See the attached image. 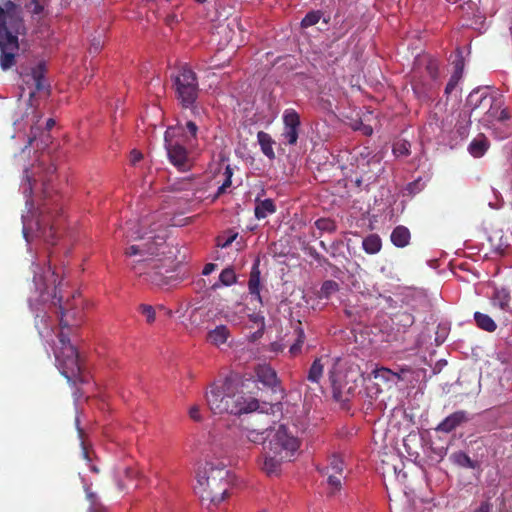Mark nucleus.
<instances>
[{"instance_id":"dca6fc26","label":"nucleus","mask_w":512,"mask_h":512,"mask_svg":"<svg viewBox=\"0 0 512 512\" xmlns=\"http://www.w3.org/2000/svg\"><path fill=\"white\" fill-rule=\"evenodd\" d=\"M371 374L375 379L382 381L388 386L396 385L402 380V376L399 372L385 367H376L372 370Z\"/></svg>"},{"instance_id":"603ef678","label":"nucleus","mask_w":512,"mask_h":512,"mask_svg":"<svg viewBox=\"0 0 512 512\" xmlns=\"http://www.w3.org/2000/svg\"><path fill=\"white\" fill-rule=\"evenodd\" d=\"M355 129L360 130L366 136H370L373 133V128L370 125L363 123H361L360 126L355 127Z\"/></svg>"},{"instance_id":"c85d7f7f","label":"nucleus","mask_w":512,"mask_h":512,"mask_svg":"<svg viewBox=\"0 0 512 512\" xmlns=\"http://www.w3.org/2000/svg\"><path fill=\"white\" fill-rule=\"evenodd\" d=\"M474 320H475L477 326L485 331L493 332L497 328L494 320L487 314H484L481 312H475Z\"/></svg>"},{"instance_id":"4be33fe9","label":"nucleus","mask_w":512,"mask_h":512,"mask_svg":"<svg viewBox=\"0 0 512 512\" xmlns=\"http://www.w3.org/2000/svg\"><path fill=\"white\" fill-rule=\"evenodd\" d=\"M410 231L405 226H397L393 229L390 239L394 246L403 248L410 242Z\"/></svg>"},{"instance_id":"f257e3e1","label":"nucleus","mask_w":512,"mask_h":512,"mask_svg":"<svg viewBox=\"0 0 512 512\" xmlns=\"http://www.w3.org/2000/svg\"><path fill=\"white\" fill-rule=\"evenodd\" d=\"M32 270L33 284L38 295L36 299L32 297L29 298V306L35 313V326L39 335L44 341L50 343L53 341L54 330L50 323V317L47 316L44 308H39L34 304V301L44 305L50 299H55L57 300L56 304H58L61 314V330L57 335L58 345L54 348L56 366L69 383L76 384V382H83L84 379L81 376L78 352L71 344L69 336L64 331L65 328L68 327V323L64 320L66 313L62 305V296L58 297L56 292L61 282L57 281V276L50 265L41 267L39 263L34 261L32 263Z\"/></svg>"},{"instance_id":"ddd939ff","label":"nucleus","mask_w":512,"mask_h":512,"mask_svg":"<svg viewBox=\"0 0 512 512\" xmlns=\"http://www.w3.org/2000/svg\"><path fill=\"white\" fill-rule=\"evenodd\" d=\"M282 119L284 124L282 138L286 144L295 145L299 136L300 116L294 109L289 108L284 110Z\"/></svg>"},{"instance_id":"5fc2aeb1","label":"nucleus","mask_w":512,"mask_h":512,"mask_svg":"<svg viewBox=\"0 0 512 512\" xmlns=\"http://www.w3.org/2000/svg\"><path fill=\"white\" fill-rule=\"evenodd\" d=\"M217 265L214 264V263H208L204 266L203 268V271H202V274L203 275H209L211 274L215 269H216Z\"/></svg>"},{"instance_id":"6e6552de","label":"nucleus","mask_w":512,"mask_h":512,"mask_svg":"<svg viewBox=\"0 0 512 512\" xmlns=\"http://www.w3.org/2000/svg\"><path fill=\"white\" fill-rule=\"evenodd\" d=\"M265 448L292 461L300 448V440L284 425L268 429Z\"/></svg>"},{"instance_id":"c9c22d12","label":"nucleus","mask_w":512,"mask_h":512,"mask_svg":"<svg viewBox=\"0 0 512 512\" xmlns=\"http://www.w3.org/2000/svg\"><path fill=\"white\" fill-rule=\"evenodd\" d=\"M296 333H297V339H296L295 343H293L289 349L290 354L293 356L300 353L301 347H302V345L304 343V339H305L304 331L301 328H297Z\"/></svg>"},{"instance_id":"a878e982","label":"nucleus","mask_w":512,"mask_h":512,"mask_svg":"<svg viewBox=\"0 0 512 512\" xmlns=\"http://www.w3.org/2000/svg\"><path fill=\"white\" fill-rule=\"evenodd\" d=\"M236 281L237 277L234 270L232 268H225L220 273L218 281L213 283L210 288L211 290H217L223 286L229 287L236 283Z\"/></svg>"},{"instance_id":"aec40b11","label":"nucleus","mask_w":512,"mask_h":512,"mask_svg":"<svg viewBox=\"0 0 512 512\" xmlns=\"http://www.w3.org/2000/svg\"><path fill=\"white\" fill-rule=\"evenodd\" d=\"M488 148V139L483 134H479L468 145V152L474 158H480L487 152Z\"/></svg>"},{"instance_id":"39448f33","label":"nucleus","mask_w":512,"mask_h":512,"mask_svg":"<svg viewBox=\"0 0 512 512\" xmlns=\"http://www.w3.org/2000/svg\"><path fill=\"white\" fill-rule=\"evenodd\" d=\"M235 483V475L218 460H208L196 474L194 492L207 509L217 508Z\"/></svg>"},{"instance_id":"0eeeda50","label":"nucleus","mask_w":512,"mask_h":512,"mask_svg":"<svg viewBox=\"0 0 512 512\" xmlns=\"http://www.w3.org/2000/svg\"><path fill=\"white\" fill-rule=\"evenodd\" d=\"M165 148L170 163L179 171H187L191 166L188 148L193 146L182 127H169L164 135Z\"/></svg>"},{"instance_id":"4468645a","label":"nucleus","mask_w":512,"mask_h":512,"mask_svg":"<svg viewBox=\"0 0 512 512\" xmlns=\"http://www.w3.org/2000/svg\"><path fill=\"white\" fill-rule=\"evenodd\" d=\"M466 105L469 107L471 113L479 108L486 110V114H492L493 112V98L482 89L473 90L467 97Z\"/></svg>"},{"instance_id":"4d7b16f0","label":"nucleus","mask_w":512,"mask_h":512,"mask_svg":"<svg viewBox=\"0 0 512 512\" xmlns=\"http://www.w3.org/2000/svg\"><path fill=\"white\" fill-rule=\"evenodd\" d=\"M237 234H234L232 236H230L228 239H226L223 243H218V246H220L221 248H226L228 247L236 238Z\"/></svg>"},{"instance_id":"393cba45","label":"nucleus","mask_w":512,"mask_h":512,"mask_svg":"<svg viewBox=\"0 0 512 512\" xmlns=\"http://www.w3.org/2000/svg\"><path fill=\"white\" fill-rule=\"evenodd\" d=\"M267 433L268 429L260 431L257 429L243 428L241 429V438L254 444H262L267 440Z\"/></svg>"},{"instance_id":"412c9836","label":"nucleus","mask_w":512,"mask_h":512,"mask_svg":"<svg viewBox=\"0 0 512 512\" xmlns=\"http://www.w3.org/2000/svg\"><path fill=\"white\" fill-rule=\"evenodd\" d=\"M344 460L339 454H332L328 460L327 464L323 467L318 468L320 473H334L338 475H342L344 471Z\"/></svg>"},{"instance_id":"c03bdc74","label":"nucleus","mask_w":512,"mask_h":512,"mask_svg":"<svg viewBox=\"0 0 512 512\" xmlns=\"http://www.w3.org/2000/svg\"><path fill=\"white\" fill-rule=\"evenodd\" d=\"M188 414L192 420L196 422L202 421L201 408L198 404H193L192 406H190Z\"/></svg>"},{"instance_id":"9b49d317","label":"nucleus","mask_w":512,"mask_h":512,"mask_svg":"<svg viewBox=\"0 0 512 512\" xmlns=\"http://www.w3.org/2000/svg\"><path fill=\"white\" fill-rule=\"evenodd\" d=\"M451 124L452 121L442 119L437 113H433L423 128V138L428 141L435 140L438 143L444 142L451 130Z\"/></svg>"},{"instance_id":"72a5a7b5","label":"nucleus","mask_w":512,"mask_h":512,"mask_svg":"<svg viewBox=\"0 0 512 512\" xmlns=\"http://www.w3.org/2000/svg\"><path fill=\"white\" fill-rule=\"evenodd\" d=\"M322 16H323V13L320 10L310 11L302 19L301 26L303 28H308V27H311L313 25H316L320 21Z\"/></svg>"},{"instance_id":"f3484780","label":"nucleus","mask_w":512,"mask_h":512,"mask_svg":"<svg viewBox=\"0 0 512 512\" xmlns=\"http://www.w3.org/2000/svg\"><path fill=\"white\" fill-rule=\"evenodd\" d=\"M255 374L257 381L267 387L272 388L277 384L276 372L266 364L258 365L255 369Z\"/></svg>"},{"instance_id":"a19ab883","label":"nucleus","mask_w":512,"mask_h":512,"mask_svg":"<svg viewBox=\"0 0 512 512\" xmlns=\"http://www.w3.org/2000/svg\"><path fill=\"white\" fill-rule=\"evenodd\" d=\"M439 63L436 59H428L426 64V71L432 80H435L438 76Z\"/></svg>"},{"instance_id":"338daca9","label":"nucleus","mask_w":512,"mask_h":512,"mask_svg":"<svg viewBox=\"0 0 512 512\" xmlns=\"http://www.w3.org/2000/svg\"><path fill=\"white\" fill-rule=\"evenodd\" d=\"M413 90L415 93H419V87H418V84L416 82L413 83Z\"/></svg>"},{"instance_id":"09e8293b","label":"nucleus","mask_w":512,"mask_h":512,"mask_svg":"<svg viewBox=\"0 0 512 512\" xmlns=\"http://www.w3.org/2000/svg\"><path fill=\"white\" fill-rule=\"evenodd\" d=\"M186 129H187L188 133L190 134V136H187V137L191 140V143H193V140H195L196 136H197L198 127L194 122L188 121L186 123Z\"/></svg>"},{"instance_id":"f03ea898","label":"nucleus","mask_w":512,"mask_h":512,"mask_svg":"<svg viewBox=\"0 0 512 512\" xmlns=\"http://www.w3.org/2000/svg\"><path fill=\"white\" fill-rule=\"evenodd\" d=\"M150 225L151 220L148 218L126 223L125 237L128 246L124 254L135 274L146 275L149 281L161 286L166 284L164 274L172 271L173 253L167 251L163 225L144 231Z\"/></svg>"},{"instance_id":"79ce46f5","label":"nucleus","mask_w":512,"mask_h":512,"mask_svg":"<svg viewBox=\"0 0 512 512\" xmlns=\"http://www.w3.org/2000/svg\"><path fill=\"white\" fill-rule=\"evenodd\" d=\"M141 313L145 316L146 321L148 323H152L155 321V310L151 305L142 304L140 306Z\"/></svg>"},{"instance_id":"e433bc0d","label":"nucleus","mask_w":512,"mask_h":512,"mask_svg":"<svg viewBox=\"0 0 512 512\" xmlns=\"http://www.w3.org/2000/svg\"><path fill=\"white\" fill-rule=\"evenodd\" d=\"M410 144L405 140H400L393 145V154L396 157L406 156L409 154Z\"/></svg>"},{"instance_id":"6ab92c4d","label":"nucleus","mask_w":512,"mask_h":512,"mask_svg":"<svg viewBox=\"0 0 512 512\" xmlns=\"http://www.w3.org/2000/svg\"><path fill=\"white\" fill-rule=\"evenodd\" d=\"M510 293L509 291L505 289L496 290L493 297H492V305L494 308L499 309L503 313H510L512 312L510 307Z\"/></svg>"},{"instance_id":"5701e85b","label":"nucleus","mask_w":512,"mask_h":512,"mask_svg":"<svg viewBox=\"0 0 512 512\" xmlns=\"http://www.w3.org/2000/svg\"><path fill=\"white\" fill-rule=\"evenodd\" d=\"M249 293L259 302L262 303V297L260 295V271L258 265L255 264L251 270L249 281H248Z\"/></svg>"},{"instance_id":"b1692460","label":"nucleus","mask_w":512,"mask_h":512,"mask_svg":"<svg viewBox=\"0 0 512 512\" xmlns=\"http://www.w3.org/2000/svg\"><path fill=\"white\" fill-rule=\"evenodd\" d=\"M257 141L260 145L262 153L270 160H273L275 158V152L273 149L274 141L271 136L264 131H259L257 133Z\"/></svg>"},{"instance_id":"13d9d810","label":"nucleus","mask_w":512,"mask_h":512,"mask_svg":"<svg viewBox=\"0 0 512 512\" xmlns=\"http://www.w3.org/2000/svg\"><path fill=\"white\" fill-rule=\"evenodd\" d=\"M474 512H490L489 503L483 502Z\"/></svg>"},{"instance_id":"37998d69","label":"nucleus","mask_w":512,"mask_h":512,"mask_svg":"<svg viewBox=\"0 0 512 512\" xmlns=\"http://www.w3.org/2000/svg\"><path fill=\"white\" fill-rule=\"evenodd\" d=\"M84 489H85V492H86L87 499L91 503V506L89 508V512H95L96 508H97V505H98L97 496H96V494L91 492V490H90L88 485L85 484L84 485Z\"/></svg>"},{"instance_id":"69168bd1","label":"nucleus","mask_w":512,"mask_h":512,"mask_svg":"<svg viewBox=\"0 0 512 512\" xmlns=\"http://www.w3.org/2000/svg\"><path fill=\"white\" fill-rule=\"evenodd\" d=\"M329 378H330L332 385L334 386L336 384V378L332 371L329 373Z\"/></svg>"},{"instance_id":"7ed1b4c3","label":"nucleus","mask_w":512,"mask_h":512,"mask_svg":"<svg viewBox=\"0 0 512 512\" xmlns=\"http://www.w3.org/2000/svg\"><path fill=\"white\" fill-rule=\"evenodd\" d=\"M55 171L54 164L44 167L42 162L24 169L20 189L26 199V213L22 215V232L27 244L33 239H42L50 244L55 242L54 218L58 214V209L52 210L46 203L35 209L31 199L33 185L38 182H41L42 193L47 196L48 185L52 182Z\"/></svg>"},{"instance_id":"49530a36","label":"nucleus","mask_w":512,"mask_h":512,"mask_svg":"<svg viewBox=\"0 0 512 512\" xmlns=\"http://www.w3.org/2000/svg\"><path fill=\"white\" fill-rule=\"evenodd\" d=\"M455 460H456V462H458L459 464H461L463 466L470 467V468L473 467L472 460L470 459L469 456H467L464 453L456 454L455 455Z\"/></svg>"},{"instance_id":"052dcab7","label":"nucleus","mask_w":512,"mask_h":512,"mask_svg":"<svg viewBox=\"0 0 512 512\" xmlns=\"http://www.w3.org/2000/svg\"><path fill=\"white\" fill-rule=\"evenodd\" d=\"M81 393L79 391V389H76L74 392H73V397H74V402H75V405L77 406V403L79 401V398L81 397Z\"/></svg>"},{"instance_id":"774afa93","label":"nucleus","mask_w":512,"mask_h":512,"mask_svg":"<svg viewBox=\"0 0 512 512\" xmlns=\"http://www.w3.org/2000/svg\"><path fill=\"white\" fill-rule=\"evenodd\" d=\"M118 486H119L120 489L123 488V485L120 482L118 483Z\"/></svg>"},{"instance_id":"3c124183","label":"nucleus","mask_w":512,"mask_h":512,"mask_svg":"<svg viewBox=\"0 0 512 512\" xmlns=\"http://www.w3.org/2000/svg\"><path fill=\"white\" fill-rule=\"evenodd\" d=\"M143 155L138 150H132L130 153V162L131 164L135 165L142 159Z\"/></svg>"},{"instance_id":"f8f14e48","label":"nucleus","mask_w":512,"mask_h":512,"mask_svg":"<svg viewBox=\"0 0 512 512\" xmlns=\"http://www.w3.org/2000/svg\"><path fill=\"white\" fill-rule=\"evenodd\" d=\"M287 462H290V460L284 457L280 458V455L265 447L262 456L257 461L260 470L268 477L280 476L282 466Z\"/></svg>"},{"instance_id":"1a4fd4ad","label":"nucleus","mask_w":512,"mask_h":512,"mask_svg":"<svg viewBox=\"0 0 512 512\" xmlns=\"http://www.w3.org/2000/svg\"><path fill=\"white\" fill-rule=\"evenodd\" d=\"M175 86L183 106H191L198 94V83L195 73L188 67H182L175 77Z\"/></svg>"},{"instance_id":"c756f323","label":"nucleus","mask_w":512,"mask_h":512,"mask_svg":"<svg viewBox=\"0 0 512 512\" xmlns=\"http://www.w3.org/2000/svg\"><path fill=\"white\" fill-rule=\"evenodd\" d=\"M222 312L217 307H199L192 311L191 317H203L205 320H214Z\"/></svg>"},{"instance_id":"e2e57ef3","label":"nucleus","mask_w":512,"mask_h":512,"mask_svg":"<svg viewBox=\"0 0 512 512\" xmlns=\"http://www.w3.org/2000/svg\"><path fill=\"white\" fill-rule=\"evenodd\" d=\"M55 125V121L53 119H48L46 122L47 129H51Z\"/></svg>"},{"instance_id":"a211bd4d","label":"nucleus","mask_w":512,"mask_h":512,"mask_svg":"<svg viewBox=\"0 0 512 512\" xmlns=\"http://www.w3.org/2000/svg\"><path fill=\"white\" fill-rule=\"evenodd\" d=\"M230 337V330L226 325H218L208 331L207 340L216 347L225 344Z\"/></svg>"},{"instance_id":"680f3d73","label":"nucleus","mask_w":512,"mask_h":512,"mask_svg":"<svg viewBox=\"0 0 512 512\" xmlns=\"http://www.w3.org/2000/svg\"><path fill=\"white\" fill-rule=\"evenodd\" d=\"M34 138H35V136H33V137H29V140H28L27 145L22 149V153H25V152H26V150L28 149V147H29V146L31 145V143L33 142Z\"/></svg>"},{"instance_id":"6e6d98bb","label":"nucleus","mask_w":512,"mask_h":512,"mask_svg":"<svg viewBox=\"0 0 512 512\" xmlns=\"http://www.w3.org/2000/svg\"><path fill=\"white\" fill-rule=\"evenodd\" d=\"M470 123H471L470 120H468L465 126L459 127L458 133L460 134L461 137H465L467 135Z\"/></svg>"},{"instance_id":"423d86ee","label":"nucleus","mask_w":512,"mask_h":512,"mask_svg":"<svg viewBox=\"0 0 512 512\" xmlns=\"http://www.w3.org/2000/svg\"><path fill=\"white\" fill-rule=\"evenodd\" d=\"M25 30L21 9L8 0L0 6V67L3 71L16 63L19 51L18 36Z\"/></svg>"},{"instance_id":"cd10ccee","label":"nucleus","mask_w":512,"mask_h":512,"mask_svg":"<svg viewBox=\"0 0 512 512\" xmlns=\"http://www.w3.org/2000/svg\"><path fill=\"white\" fill-rule=\"evenodd\" d=\"M382 247L381 238L377 234H370L362 241V248L367 254H377Z\"/></svg>"},{"instance_id":"4c0bfd02","label":"nucleus","mask_w":512,"mask_h":512,"mask_svg":"<svg viewBox=\"0 0 512 512\" xmlns=\"http://www.w3.org/2000/svg\"><path fill=\"white\" fill-rule=\"evenodd\" d=\"M232 175H233V171H232L230 165H227L225 167V171H224L225 179H224L223 183L218 187L217 194H216L217 196L223 194L226 191V189L231 186Z\"/></svg>"},{"instance_id":"864d4df0","label":"nucleus","mask_w":512,"mask_h":512,"mask_svg":"<svg viewBox=\"0 0 512 512\" xmlns=\"http://www.w3.org/2000/svg\"><path fill=\"white\" fill-rule=\"evenodd\" d=\"M82 455H83V458L88 462L89 467H90V470H91L92 472H94V473H98V472H99V470H98L97 466H95V465H93V464H90V461H91V460H90L89 455H88V452L86 451V449H85V448H83V450H82Z\"/></svg>"},{"instance_id":"2f4dec72","label":"nucleus","mask_w":512,"mask_h":512,"mask_svg":"<svg viewBox=\"0 0 512 512\" xmlns=\"http://www.w3.org/2000/svg\"><path fill=\"white\" fill-rule=\"evenodd\" d=\"M509 118H510V116H509V113L506 108H501L500 104L493 103V112H492V114L487 113L484 121L490 122L494 119L497 121H506Z\"/></svg>"},{"instance_id":"8fccbe9b","label":"nucleus","mask_w":512,"mask_h":512,"mask_svg":"<svg viewBox=\"0 0 512 512\" xmlns=\"http://www.w3.org/2000/svg\"><path fill=\"white\" fill-rule=\"evenodd\" d=\"M103 47V40L101 38L93 39L89 48L90 53H98Z\"/></svg>"},{"instance_id":"9d476101","label":"nucleus","mask_w":512,"mask_h":512,"mask_svg":"<svg viewBox=\"0 0 512 512\" xmlns=\"http://www.w3.org/2000/svg\"><path fill=\"white\" fill-rule=\"evenodd\" d=\"M45 71L46 67L43 62H39L30 68H22L19 71L22 84L27 86L29 89L28 94L30 98H32L37 92L46 88V81L44 77Z\"/></svg>"},{"instance_id":"ea45409f","label":"nucleus","mask_w":512,"mask_h":512,"mask_svg":"<svg viewBox=\"0 0 512 512\" xmlns=\"http://www.w3.org/2000/svg\"><path fill=\"white\" fill-rule=\"evenodd\" d=\"M315 226L317 227V229L324 232H333L335 230L334 222L326 218L318 219L315 222Z\"/></svg>"},{"instance_id":"bb28decb","label":"nucleus","mask_w":512,"mask_h":512,"mask_svg":"<svg viewBox=\"0 0 512 512\" xmlns=\"http://www.w3.org/2000/svg\"><path fill=\"white\" fill-rule=\"evenodd\" d=\"M276 211V206L271 199H264L256 203L255 206V217L257 219H264L269 215H272Z\"/></svg>"},{"instance_id":"473e14b6","label":"nucleus","mask_w":512,"mask_h":512,"mask_svg":"<svg viewBox=\"0 0 512 512\" xmlns=\"http://www.w3.org/2000/svg\"><path fill=\"white\" fill-rule=\"evenodd\" d=\"M323 368L322 359H316L309 369L308 380L317 383L323 374Z\"/></svg>"},{"instance_id":"7c9ffc66","label":"nucleus","mask_w":512,"mask_h":512,"mask_svg":"<svg viewBox=\"0 0 512 512\" xmlns=\"http://www.w3.org/2000/svg\"><path fill=\"white\" fill-rule=\"evenodd\" d=\"M323 476L327 478V485L329 487V494L335 495L337 492L340 491L342 487V479L343 474L338 475L334 473H321Z\"/></svg>"},{"instance_id":"a18cd8bd","label":"nucleus","mask_w":512,"mask_h":512,"mask_svg":"<svg viewBox=\"0 0 512 512\" xmlns=\"http://www.w3.org/2000/svg\"><path fill=\"white\" fill-rule=\"evenodd\" d=\"M25 8L35 15H39L44 9L38 0H31L28 4H25Z\"/></svg>"},{"instance_id":"58836bf2","label":"nucleus","mask_w":512,"mask_h":512,"mask_svg":"<svg viewBox=\"0 0 512 512\" xmlns=\"http://www.w3.org/2000/svg\"><path fill=\"white\" fill-rule=\"evenodd\" d=\"M339 289V286L338 284L333 281V280H327L325 281L323 284H322V287H321V294L322 296H324L325 298H328L331 294L335 293L336 291H338Z\"/></svg>"},{"instance_id":"f704fd0d","label":"nucleus","mask_w":512,"mask_h":512,"mask_svg":"<svg viewBox=\"0 0 512 512\" xmlns=\"http://www.w3.org/2000/svg\"><path fill=\"white\" fill-rule=\"evenodd\" d=\"M249 320L255 325L257 331L254 333V338H258L262 335L265 328V318L260 313H253L249 315Z\"/></svg>"},{"instance_id":"de8ad7c7","label":"nucleus","mask_w":512,"mask_h":512,"mask_svg":"<svg viewBox=\"0 0 512 512\" xmlns=\"http://www.w3.org/2000/svg\"><path fill=\"white\" fill-rule=\"evenodd\" d=\"M459 79H460V74L459 73H453V75L451 76V78H450V80L447 83L446 88H445V92L447 94L451 93L455 89Z\"/></svg>"},{"instance_id":"0e129e2a","label":"nucleus","mask_w":512,"mask_h":512,"mask_svg":"<svg viewBox=\"0 0 512 512\" xmlns=\"http://www.w3.org/2000/svg\"><path fill=\"white\" fill-rule=\"evenodd\" d=\"M271 409H272V406L267 407V404H264V407H262V406L260 405V409H259L258 411H260V412H266V413H267V412H268V410H271Z\"/></svg>"},{"instance_id":"bf43d9fd","label":"nucleus","mask_w":512,"mask_h":512,"mask_svg":"<svg viewBox=\"0 0 512 512\" xmlns=\"http://www.w3.org/2000/svg\"><path fill=\"white\" fill-rule=\"evenodd\" d=\"M462 72H463V62H462V60H457L455 62V72L454 73H459L460 77H461Z\"/></svg>"},{"instance_id":"20e7f679","label":"nucleus","mask_w":512,"mask_h":512,"mask_svg":"<svg viewBox=\"0 0 512 512\" xmlns=\"http://www.w3.org/2000/svg\"><path fill=\"white\" fill-rule=\"evenodd\" d=\"M205 400L208 408L215 415L239 416L260 409L259 401L244 393L242 386L231 378L211 383L205 391Z\"/></svg>"},{"instance_id":"2eb2a0df","label":"nucleus","mask_w":512,"mask_h":512,"mask_svg":"<svg viewBox=\"0 0 512 512\" xmlns=\"http://www.w3.org/2000/svg\"><path fill=\"white\" fill-rule=\"evenodd\" d=\"M467 420L464 411H457L447 416L436 428L437 431L449 433Z\"/></svg>"}]
</instances>
